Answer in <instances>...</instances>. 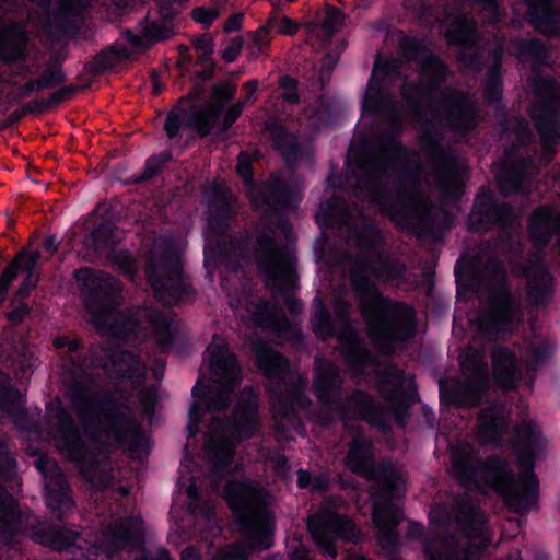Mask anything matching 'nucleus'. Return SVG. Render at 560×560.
<instances>
[{
    "label": "nucleus",
    "mask_w": 560,
    "mask_h": 560,
    "mask_svg": "<svg viewBox=\"0 0 560 560\" xmlns=\"http://www.w3.org/2000/svg\"><path fill=\"white\" fill-rule=\"evenodd\" d=\"M15 396L8 386V376L0 372V411L7 412L10 417L22 416L23 409Z\"/></svg>",
    "instance_id": "obj_47"
},
{
    "label": "nucleus",
    "mask_w": 560,
    "mask_h": 560,
    "mask_svg": "<svg viewBox=\"0 0 560 560\" xmlns=\"http://www.w3.org/2000/svg\"><path fill=\"white\" fill-rule=\"evenodd\" d=\"M399 46L402 56L415 60L420 67L419 85L405 83L402 94L407 100L423 98L445 81L448 74L447 67L416 38H405Z\"/></svg>",
    "instance_id": "obj_13"
},
{
    "label": "nucleus",
    "mask_w": 560,
    "mask_h": 560,
    "mask_svg": "<svg viewBox=\"0 0 560 560\" xmlns=\"http://www.w3.org/2000/svg\"><path fill=\"white\" fill-rule=\"evenodd\" d=\"M279 86L282 90V98L289 103L299 102L298 82L296 80L284 75L279 80Z\"/></svg>",
    "instance_id": "obj_56"
},
{
    "label": "nucleus",
    "mask_w": 560,
    "mask_h": 560,
    "mask_svg": "<svg viewBox=\"0 0 560 560\" xmlns=\"http://www.w3.org/2000/svg\"><path fill=\"white\" fill-rule=\"evenodd\" d=\"M332 308L336 317L342 324V328L337 335L340 342V352L347 365L359 373L372 363V355L360 341L354 328L349 324L350 303L343 298L337 296L334 300Z\"/></svg>",
    "instance_id": "obj_18"
},
{
    "label": "nucleus",
    "mask_w": 560,
    "mask_h": 560,
    "mask_svg": "<svg viewBox=\"0 0 560 560\" xmlns=\"http://www.w3.org/2000/svg\"><path fill=\"white\" fill-rule=\"evenodd\" d=\"M168 161V155L153 156L148 160L144 172L141 176L132 179V183L145 182L153 177Z\"/></svg>",
    "instance_id": "obj_55"
},
{
    "label": "nucleus",
    "mask_w": 560,
    "mask_h": 560,
    "mask_svg": "<svg viewBox=\"0 0 560 560\" xmlns=\"http://www.w3.org/2000/svg\"><path fill=\"white\" fill-rule=\"evenodd\" d=\"M452 463L455 477L464 488L482 492L490 488L514 512L527 511L536 498L534 475L516 477L505 459L489 457L481 463L472 446L460 444L452 450Z\"/></svg>",
    "instance_id": "obj_4"
},
{
    "label": "nucleus",
    "mask_w": 560,
    "mask_h": 560,
    "mask_svg": "<svg viewBox=\"0 0 560 560\" xmlns=\"http://www.w3.org/2000/svg\"><path fill=\"white\" fill-rule=\"evenodd\" d=\"M224 491L250 547L244 542L228 545L215 552L213 560H247L250 548L271 546L273 521L266 509L268 494L253 481L228 482Z\"/></svg>",
    "instance_id": "obj_5"
},
{
    "label": "nucleus",
    "mask_w": 560,
    "mask_h": 560,
    "mask_svg": "<svg viewBox=\"0 0 560 560\" xmlns=\"http://www.w3.org/2000/svg\"><path fill=\"white\" fill-rule=\"evenodd\" d=\"M147 276L155 296L165 305H174L191 292L177 250L156 245L149 258Z\"/></svg>",
    "instance_id": "obj_9"
},
{
    "label": "nucleus",
    "mask_w": 560,
    "mask_h": 560,
    "mask_svg": "<svg viewBox=\"0 0 560 560\" xmlns=\"http://www.w3.org/2000/svg\"><path fill=\"white\" fill-rule=\"evenodd\" d=\"M78 90H80V86L73 84L58 90L57 92L52 93L48 100L42 103L40 109H44L51 104H58L70 98Z\"/></svg>",
    "instance_id": "obj_58"
},
{
    "label": "nucleus",
    "mask_w": 560,
    "mask_h": 560,
    "mask_svg": "<svg viewBox=\"0 0 560 560\" xmlns=\"http://www.w3.org/2000/svg\"><path fill=\"white\" fill-rule=\"evenodd\" d=\"M26 35L20 24H12L0 32V58L5 61L23 58Z\"/></svg>",
    "instance_id": "obj_36"
},
{
    "label": "nucleus",
    "mask_w": 560,
    "mask_h": 560,
    "mask_svg": "<svg viewBox=\"0 0 560 560\" xmlns=\"http://www.w3.org/2000/svg\"><path fill=\"white\" fill-rule=\"evenodd\" d=\"M343 260L350 285L358 300L360 313L368 325L373 342L385 353L413 336V312L407 304L384 296L370 277L398 285L404 281L406 267L381 250L376 244Z\"/></svg>",
    "instance_id": "obj_2"
},
{
    "label": "nucleus",
    "mask_w": 560,
    "mask_h": 560,
    "mask_svg": "<svg viewBox=\"0 0 560 560\" xmlns=\"http://www.w3.org/2000/svg\"><path fill=\"white\" fill-rule=\"evenodd\" d=\"M36 536L38 542L57 551L75 553V550H85L86 556L77 560H94L93 557L97 555L98 549L112 557L130 542H140L143 536V524L138 518H126L116 522L109 525L100 546H92L81 538L79 533L58 526L48 527Z\"/></svg>",
    "instance_id": "obj_7"
},
{
    "label": "nucleus",
    "mask_w": 560,
    "mask_h": 560,
    "mask_svg": "<svg viewBox=\"0 0 560 560\" xmlns=\"http://www.w3.org/2000/svg\"><path fill=\"white\" fill-rule=\"evenodd\" d=\"M537 173L534 165H529L526 171L521 166H510L508 160L504 162V168L497 175V180L501 191L510 195L517 191L526 176H533Z\"/></svg>",
    "instance_id": "obj_37"
},
{
    "label": "nucleus",
    "mask_w": 560,
    "mask_h": 560,
    "mask_svg": "<svg viewBox=\"0 0 560 560\" xmlns=\"http://www.w3.org/2000/svg\"><path fill=\"white\" fill-rule=\"evenodd\" d=\"M209 451L213 455L214 466L223 468L230 464L234 454V444L215 434H211L208 441Z\"/></svg>",
    "instance_id": "obj_45"
},
{
    "label": "nucleus",
    "mask_w": 560,
    "mask_h": 560,
    "mask_svg": "<svg viewBox=\"0 0 560 560\" xmlns=\"http://www.w3.org/2000/svg\"><path fill=\"white\" fill-rule=\"evenodd\" d=\"M406 377L404 372L394 364H387L378 371L377 386L383 398L389 402L395 418L402 424L409 402L404 389Z\"/></svg>",
    "instance_id": "obj_28"
},
{
    "label": "nucleus",
    "mask_w": 560,
    "mask_h": 560,
    "mask_svg": "<svg viewBox=\"0 0 560 560\" xmlns=\"http://www.w3.org/2000/svg\"><path fill=\"white\" fill-rule=\"evenodd\" d=\"M252 161L250 156L241 152L237 159L236 171L238 175L244 179L245 183L250 184L253 182V173H252Z\"/></svg>",
    "instance_id": "obj_60"
},
{
    "label": "nucleus",
    "mask_w": 560,
    "mask_h": 560,
    "mask_svg": "<svg viewBox=\"0 0 560 560\" xmlns=\"http://www.w3.org/2000/svg\"><path fill=\"white\" fill-rule=\"evenodd\" d=\"M83 428L84 439L73 425L70 415L59 405L48 408V419L55 431L51 439L68 458L78 463L82 476L97 489L112 483L113 474L106 447L114 442L132 450L139 442V423L125 404L90 399L74 405Z\"/></svg>",
    "instance_id": "obj_1"
},
{
    "label": "nucleus",
    "mask_w": 560,
    "mask_h": 560,
    "mask_svg": "<svg viewBox=\"0 0 560 560\" xmlns=\"http://www.w3.org/2000/svg\"><path fill=\"white\" fill-rule=\"evenodd\" d=\"M245 308L252 314L254 322L260 326L271 327L277 331H282L289 326L287 318L280 315L276 307H271L267 303L255 310H252L246 303Z\"/></svg>",
    "instance_id": "obj_41"
},
{
    "label": "nucleus",
    "mask_w": 560,
    "mask_h": 560,
    "mask_svg": "<svg viewBox=\"0 0 560 560\" xmlns=\"http://www.w3.org/2000/svg\"><path fill=\"white\" fill-rule=\"evenodd\" d=\"M492 376L504 390L515 389L522 380V366L508 348L497 347L491 352Z\"/></svg>",
    "instance_id": "obj_30"
},
{
    "label": "nucleus",
    "mask_w": 560,
    "mask_h": 560,
    "mask_svg": "<svg viewBox=\"0 0 560 560\" xmlns=\"http://www.w3.org/2000/svg\"><path fill=\"white\" fill-rule=\"evenodd\" d=\"M343 21L345 15L340 10L337 8H329L322 27L326 32V35L331 37L335 33L340 31L343 25Z\"/></svg>",
    "instance_id": "obj_54"
},
{
    "label": "nucleus",
    "mask_w": 560,
    "mask_h": 560,
    "mask_svg": "<svg viewBox=\"0 0 560 560\" xmlns=\"http://www.w3.org/2000/svg\"><path fill=\"white\" fill-rule=\"evenodd\" d=\"M269 26H262L256 32L252 33V43L247 46V51L250 59L257 58L269 46Z\"/></svg>",
    "instance_id": "obj_52"
},
{
    "label": "nucleus",
    "mask_w": 560,
    "mask_h": 560,
    "mask_svg": "<svg viewBox=\"0 0 560 560\" xmlns=\"http://www.w3.org/2000/svg\"><path fill=\"white\" fill-rule=\"evenodd\" d=\"M558 229H560V213L549 207L538 208L528 222L529 235L537 247L546 245Z\"/></svg>",
    "instance_id": "obj_35"
},
{
    "label": "nucleus",
    "mask_w": 560,
    "mask_h": 560,
    "mask_svg": "<svg viewBox=\"0 0 560 560\" xmlns=\"http://www.w3.org/2000/svg\"><path fill=\"white\" fill-rule=\"evenodd\" d=\"M82 303L90 315V323L102 334L120 336L132 331L147 322L152 328L156 343L168 348L174 339L176 326L173 319L151 308H138L122 314L117 310L121 283L110 275L92 268L74 272Z\"/></svg>",
    "instance_id": "obj_3"
},
{
    "label": "nucleus",
    "mask_w": 560,
    "mask_h": 560,
    "mask_svg": "<svg viewBox=\"0 0 560 560\" xmlns=\"http://www.w3.org/2000/svg\"><path fill=\"white\" fill-rule=\"evenodd\" d=\"M37 467L45 476L48 505L58 513L57 517L61 518L73 508V501L66 477L56 463L51 460L39 459Z\"/></svg>",
    "instance_id": "obj_29"
},
{
    "label": "nucleus",
    "mask_w": 560,
    "mask_h": 560,
    "mask_svg": "<svg viewBox=\"0 0 560 560\" xmlns=\"http://www.w3.org/2000/svg\"><path fill=\"white\" fill-rule=\"evenodd\" d=\"M371 201L378 205L382 210L390 213L393 219L399 223H429L431 205L416 187H412L410 191L405 190L401 192L394 203L389 202L388 197L381 192H374Z\"/></svg>",
    "instance_id": "obj_20"
},
{
    "label": "nucleus",
    "mask_w": 560,
    "mask_h": 560,
    "mask_svg": "<svg viewBox=\"0 0 560 560\" xmlns=\"http://www.w3.org/2000/svg\"><path fill=\"white\" fill-rule=\"evenodd\" d=\"M92 0H60L56 11L48 10L50 0H32L36 9L28 13L30 20L38 19L39 24L49 35H57L85 9ZM10 7L11 0H0V4Z\"/></svg>",
    "instance_id": "obj_21"
},
{
    "label": "nucleus",
    "mask_w": 560,
    "mask_h": 560,
    "mask_svg": "<svg viewBox=\"0 0 560 560\" xmlns=\"http://www.w3.org/2000/svg\"><path fill=\"white\" fill-rule=\"evenodd\" d=\"M219 14L220 12L217 8L200 7L192 11L191 16L196 22L203 24L206 27H209L211 23L219 16Z\"/></svg>",
    "instance_id": "obj_57"
},
{
    "label": "nucleus",
    "mask_w": 560,
    "mask_h": 560,
    "mask_svg": "<svg viewBox=\"0 0 560 560\" xmlns=\"http://www.w3.org/2000/svg\"><path fill=\"white\" fill-rule=\"evenodd\" d=\"M257 409L252 402L238 406L234 411V423L232 434L236 439H247L257 430Z\"/></svg>",
    "instance_id": "obj_38"
},
{
    "label": "nucleus",
    "mask_w": 560,
    "mask_h": 560,
    "mask_svg": "<svg viewBox=\"0 0 560 560\" xmlns=\"http://www.w3.org/2000/svg\"><path fill=\"white\" fill-rule=\"evenodd\" d=\"M536 425L529 421H522L515 427L516 441L523 444H529L535 438Z\"/></svg>",
    "instance_id": "obj_59"
},
{
    "label": "nucleus",
    "mask_w": 560,
    "mask_h": 560,
    "mask_svg": "<svg viewBox=\"0 0 560 560\" xmlns=\"http://www.w3.org/2000/svg\"><path fill=\"white\" fill-rule=\"evenodd\" d=\"M129 51L121 46H113L112 48L98 54L92 61V69L94 73H101L109 70L122 60L129 59Z\"/></svg>",
    "instance_id": "obj_43"
},
{
    "label": "nucleus",
    "mask_w": 560,
    "mask_h": 560,
    "mask_svg": "<svg viewBox=\"0 0 560 560\" xmlns=\"http://www.w3.org/2000/svg\"><path fill=\"white\" fill-rule=\"evenodd\" d=\"M250 346L258 368L269 381L268 389L273 393L271 408L278 430L283 433L290 430L302 431L303 425L294 410L278 396V393H282V389L272 386L273 384L279 385L284 380L288 368L287 361L277 350L260 339L252 340Z\"/></svg>",
    "instance_id": "obj_10"
},
{
    "label": "nucleus",
    "mask_w": 560,
    "mask_h": 560,
    "mask_svg": "<svg viewBox=\"0 0 560 560\" xmlns=\"http://www.w3.org/2000/svg\"><path fill=\"white\" fill-rule=\"evenodd\" d=\"M142 33L147 43H155L172 37L174 34V25L172 20L163 19L161 22L154 21L145 25Z\"/></svg>",
    "instance_id": "obj_48"
},
{
    "label": "nucleus",
    "mask_w": 560,
    "mask_h": 560,
    "mask_svg": "<svg viewBox=\"0 0 560 560\" xmlns=\"http://www.w3.org/2000/svg\"><path fill=\"white\" fill-rule=\"evenodd\" d=\"M401 68V62L396 58H389L385 60H376L374 66V74L382 72L386 75L397 72Z\"/></svg>",
    "instance_id": "obj_62"
},
{
    "label": "nucleus",
    "mask_w": 560,
    "mask_h": 560,
    "mask_svg": "<svg viewBox=\"0 0 560 560\" xmlns=\"http://www.w3.org/2000/svg\"><path fill=\"white\" fill-rule=\"evenodd\" d=\"M14 466V458L0 441V475L9 476ZM21 529V515L18 512L15 500L0 488V542L3 545L14 544Z\"/></svg>",
    "instance_id": "obj_22"
},
{
    "label": "nucleus",
    "mask_w": 560,
    "mask_h": 560,
    "mask_svg": "<svg viewBox=\"0 0 560 560\" xmlns=\"http://www.w3.org/2000/svg\"><path fill=\"white\" fill-rule=\"evenodd\" d=\"M536 101L532 107V118L540 135L546 152L560 140V86L551 80H540L535 84Z\"/></svg>",
    "instance_id": "obj_14"
},
{
    "label": "nucleus",
    "mask_w": 560,
    "mask_h": 560,
    "mask_svg": "<svg viewBox=\"0 0 560 560\" xmlns=\"http://www.w3.org/2000/svg\"><path fill=\"white\" fill-rule=\"evenodd\" d=\"M523 275L529 299L534 303L541 302L550 291V277L539 255L534 254L529 258L528 264L523 268Z\"/></svg>",
    "instance_id": "obj_34"
},
{
    "label": "nucleus",
    "mask_w": 560,
    "mask_h": 560,
    "mask_svg": "<svg viewBox=\"0 0 560 560\" xmlns=\"http://www.w3.org/2000/svg\"><path fill=\"white\" fill-rule=\"evenodd\" d=\"M459 533L441 541L440 549L428 546V560H478L491 540L485 513L465 494L456 502Z\"/></svg>",
    "instance_id": "obj_6"
},
{
    "label": "nucleus",
    "mask_w": 560,
    "mask_h": 560,
    "mask_svg": "<svg viewBox=\"0 0 560 560\" xmlns=\"http://www.w3.org/2000/svg\"><path fill=\"white\" fill-rule=\"evenodd\" d=\"M421 144L425 153L433 162H440L436 185L445 194L452 195L457 191L460 183L459 168L445 155L439 144L436 132L424 129L421 137Z\"/></svg>",
    "instance_id": "obj_27"
},
{
    "label": "nucleus",
    "mask_w": 560,
    "mask_h": 560,
    "mask_svg": "<svg viewBox=\"0 0 560 560\" xmlns=\"http://www.w3.org/2000/svg\"><path fill=\"white\" fill-rule=\"evenodd\" d=\"M23 257L22 253H19L12 262L5 268L0 278V305L5 300L10 283L15 279L18 273V262Z\"/></svg>",
    "instance_id": "obj_53"
},
{
    "label": "nucleus",
    "mask_w": 560,
    "mask_h": 560,
    "mask_svg": "<svg viewBox=\"0 0 560 560\" xmlns=\"http://www.w3.org/2000/svg\"><path fill=\"white\" fill-rule=\"evenodd\" d=\"M502 56V49L498 48L493 51V65L491 68V78L487 81L485 85V97L489 103H495L501 97V86L498 78V70L501 66L500 58Z\"/></svg>",
    "instance_id": "obj_50"
},
{
    "label": "nucleus",
    "mask_w": 560,
    "mask_h": 560,
    "mask_svg": "<svg viewBox=\"0 0 560 560\" xmlns=\"http://www.w3.org/2000/svg\"><path fill=\"white\" fill-rule=\"evenodd\" d=\"M438 110L443 113L448 124L457 130L474 128L479 118L476 103L468 95L450 89L441 93Z\"/></svg>",
    "instance_id": "obj_26"
},
{
    "label": "nucleus",
    "mask_w": 560,
    "mask_h": 560,
    "mask_svg": "<svg viewBox=\"0 0 560 560\" xmlns=\"http://www.w3.org/2000/svg\"><path fill=\"white\" fill-rule=\"evenodd\" d=\"M256 259L260 270L267 276V285L276 290V282L289 283L293 278V258L291 254L267 235L257 238Z\"/></svg>",
    "instance_id": "obj_19"
},
{
    "label": "nucleus",
    "mask_w": 560,
    "mask_h": 560,
    "mask_svg": "<svg viewBox=\"0 0 560 560\" xmlns=\"http://www.w3.org/2000/svg\"><path fill=\"white\" fill-rule=\"evenodd\" d=\"M465 380L458 385L456 393L462 406H477L488 388V372L483 353L467 348L459 355Z\"/></svg>",
    "instance_id": "obj_17"
},
{
    "label": "nucleus",
    "mask_w": 560,
    "mask_h": 560,
    "mask_svg": "<svg viewBox=\"0 0 560 560\" xmlns=\"http://www.w3.org/2000/svg\"><path fill=\"white\" fill-rule=\"evenodd\" d=\"M494 273L487 284V300L482 314L476 319L477 329L482 334H491L523 319L520 304L514 301L506 288L505 277L501 267L493 262Z\"/></svg>",
    "instance_id": "obj_11"
},
{
    "label": "nucleus",
    "mask_w": 560,
    "mask_h": 560,
    "mask_svg": "<svg viewBox=\"0 0 560 560\" xmlns=\"http://www.w3.org/2000/svg\"><path fill=\"white\" fill-rule=\"evenodd\" d=\"M405 158V152L396 137L390 136L383 140L377 152L366 156L360 168L370 179L376 178L382 172L390 167L395 162Z\"/></svg>",
    "instance_id": "obj_31"
},
{
    "label": "nucleus",
    "mask_w": 560,
    "mask_h": 560,
    "mask_svg": "<svg viewBox=\"0 0 560 560\" xmlns=\"http://www.w3.org/2000/svg\"><path fill=\"white\" fill-rule=\"evenodd\" d=\"M244 89L248 95L246 101L236 102L230 105L223 113L220 121L223 106L234 98L236 94V85L230 81H221L215 83L210 91V96L205 108L194 112L187 119V125L194 128L200 136L205 137L210 133L215 124L219 130L225 132L241 116L246 104L255 102V93L258 89L257 80H249L244 84Z\"/></svg>",
    "instance_id": "obj_8"
},
{
    "label": "nucleus",
    "mask_w": 560,
    "mask_h": 560,
    "mask_svg": "<svg viewBox=\"0 0 560 560\" xmlns=\"http://www.w3.org/2000/svg\"><path fill=\"white\" fill-rule=\"evenodd\" d=\"M114 232L115 229L110 222H103L90 233L84 245L97 253L107 252L115 244Z\"/></svg>",
    "instance_id": "obj_42"
},
{
    "label": "nucleus",
    "mask_w": 560,
    "mask_h": 560,
    "mask_svg": "<svg viewBox=\"0 0 560 560\" xmlns=\"http://www.w3.org/2000/svg\"><path fill=\"white\" fill-rule=\"evenodd\" d=\"M546 56V48L539 39L522 42L517 46L516 57L533 67L540 63Z\"/></svg>",
    "instance_id": "obj_46"
},
{
    "label": "nucleus",
    "mask_w": 560,
    "mask_h": 560,
    "mask_svg": "<svg viewBox=\"0 0 560 560\" xmlns=\"http://www.w3.org/2000/svg\"><path fill=\"white\" fill-rule=\"evenodd\" d=\"M340 500H327L322 509L307 518V528L316 546L330 558H336L337 549L335 538L340 537L347 541H357L360 530L351 520L336 513Z\"/></svg>",
    "instance_id": "obj_12"
},
{
    "label": "nucleus",
    "mask_w": 560,
    "mask_h": 560,
    "mask_svg": "<svg viewBox=\"0 0 560 560\" xmlns=\"http://www.w3.org/2000/svg\"><path fill=\"white\" fill-rule=\"evenodd\" d=\"M207 352L209 354L210 370L215 376V382L223 387L218 396L210 399L209 406L212 409L222 410L229 406L231 394L240 384L241 370L235 354L230 351L222 337L213 336Z\"/></svg>",
    "instance_id": "obj_15"
},
{
    "label": "nucleus",
    "mask_w": 560,
    "mask_h": 560,
    "mask_svg": "<svg viewBox=\"0 0 560 560\" xmlns=\"http://www.w3.org/2000/svg\"><path fill=\"white\" fill-rule=\"evenodd\" d=\"M186 98H180L177 105L167 114L164 129L168 136V138H175L183 126L184 118L186 117V112L182 107V105L186 102Z\"/></svg>",
    "instance_id": "obj_51"
},
{
    "label": "nucleus",
    "mask_w": 560,
    "mask_h": 560,
    "mask_svg": "<svg viewBox=\"0 0 560 560\" xmlns=\"http://www.w3.org/2000/svg\"><path fill=\"white\" fill-rule=\"evenodd\" d=\"M90 354L94 365L103 366L110 376L142 381L147 366L132 352L116 349L110 353L101 346H92Z\"/></svg>",
    "instance_id": "obj_23"
},
{
    "label": "nucleus",
    "mask_w": 560,
    "mask_h": 560,
    "mask_svg": "<svg viewBox=\"0 0 560 560\" xmlns=\"http://www.w3.org/2000/svg\"><path fill=\"white\" fill-rule=\"evenodd\" d=\"M371 495L373 497L372 520L377 529L378 542L383 549L392 550L398 544L397 526L404 518L402 512L374 489Z\"/></svg>",
    "instance_id": "obj_24"
},
{
    "label": "nucleus",
    "mask_w": 560,
    "mask_h": 560,
    "mask_svg": "<svg viewBox=\"0 0 560 560\" xmlns=\"http://www.w3.org/2000/svg\"><path fill=\"white\" fill-rule=\"evenodd\" d=\"M244 46L243 37L236 36L231 39L226 48L221 52L222 59L225 62L234 61L240 55L242 48Z\"/></svg>",
    "instance_id": "obj_61"
},
{
    "label": "nucleus",
    "mask_w": 560,
    "mask_h": 560,
    "mask_svg": "<svg viewBox=\"0 0 560 560\" xmlns=\"http://www.w3.org/2000/svg\"><path fill=\"white\" fill-rule=\"evenodd\" d=\"M314 331L323 339L337 336L330 315L320 299L314 300V316L312 319Z\"/></svg>",
    "instance_id": "obj_44"
},
{
    "label": "nucleus",
    "mask_w": 560,
    "mask_h": 560,
    "mask_svg": "<svg viewBox=\"0 0 560 560\" xmlns=\"http://www.w3.org/2000/svg\"><path fill=\"white\" fill-rule=\"evenodd\" d=\"M475 26L466 16L450 18L446 22L445 37L450 44L469 45L474 42Z\"/></svg>",
    "instance_id": "obj_39"
},
{
    "label": "nucleus",
    "mask_w": 560,
    "mask_h": 560,
    "mask_svg": "<svg viewBox=\"0 0 560 560\" xmlns=\"http://www.w3.org/2000/svg\"><path fill=\"white\" fill-rule=\"evenodd\" d=\"M343 416L348 418H359L373 423L374 405L369 395L357 392L348 400L343 410Z\"/></svg>",
    "instance_id": "obj_40"
},
{
    "label": "nucleus",
    "mask_w": 560,
    "mask_h": 560,
    "mask_svg": "<svg viewBox=\"0 0 560 560\" xmlns=\"http://www.w3.org/2000/svg\"><path fill=\"white\" fill-rule=\"evenodd\" d=\"M510 413L502 404H493L481 410L478 417V436L489 443L501 436L509 427Z\"/></svg>",
    "instance_id": "obj_32"
},
{
    "label": "nucleus",
    "mask_w": 560,
    "mask_h": 560,
    "mask_svg": "<svg viewBox=\"0 0 560 560\" xmlns=\"http://www.w3.org/2000/svg\"><path fill=\"white\" fill-rule=\"evenodd\" d=\"M65 80L66 75L58 67H50L37 80L28 82L25 88L28 92L52 89Z\"/></svg>",
    "instance_id": "obj_49"
},
{
    "label": "nucleus",
    "mask_w": 560,
    "mask_h": 560,
    "mask_svg": "<svg viewBox=\"0 0 560 560\" xmlns=\"http://www.w3.org/2000/svg\"><path fill=\"white\" fill-rule=\"evenodd\" d=\"M315 378L313 382L314 392L320 402L319 421L327 424L330 417L325 416L336 409V398L342 384L338 369L329 361L316 359L315 361Z\"/></svg>",
    "instance_id": "obj_25"
},
{
    "label": "nucleus",
    "mask_w": 560,
    "mask_h": 560,
    "mask_svg": "<svg viewBox=\"0 0 560 560\" xmlns=\"http://www.w3.org/2000/svg\"><path fill=\"white\" fill-rule=\"evenodd\" d=\"M527 16L539 33L560 34V7H553L552 0H529Z\"/></svg>",
    "instance_id": "obj_33"
},
{
    "label": "nucleus",
    "mask_w": 560,
    "mask_h": 560,
    "mask_svg": "<svg viewBox=\"0 0 560 560\" xmlns=\"http://www.w3.org/2000/svg\"><path fill=\"white\" fill-rule=\"evenodd\" d=\"M346 466L354 474L376 480L382 486V492L393 494L400 480L399 474L385 466L374 465L372 443L362 436H355L346 456Z\"/></svg>",
    "instance_id": "obj_16"
},
{
    "label": "nucleus",
    "mask_w": 560,
    "mask_h": 560,
    "mask_svg": "<svg viewBox=\"0 0 560 560\" xmlns=\"http://www.w3.org/2000/svg\"><path fill=\"white\" fill-rule=\"evenodd\" d=\"M192 44L198 52H203V55H212L213 52V39L209 34L196 37Z\"/></svg>",
    "instance_id": "obj_64"
},
{
    "label": "nucleus",
    "mask_w": 560,
    "mask_h": 560,
    "mask_svg": "<svg viewBox=\"0 0 560 560\" xmlns=\"http://www.w3.org/2000/svg\"><path fill=\"white\" fill-rule=\"evenodd\" d=\"M272 22L277 23V33L282 34V35L292 36L298 32V30L300 27L299 23L292 21L291 19H289L287 16H282L278 21L270 20L269 24H271Z\"/></svg>",
    "instance_id": "obj_63"
}]
</instances>
